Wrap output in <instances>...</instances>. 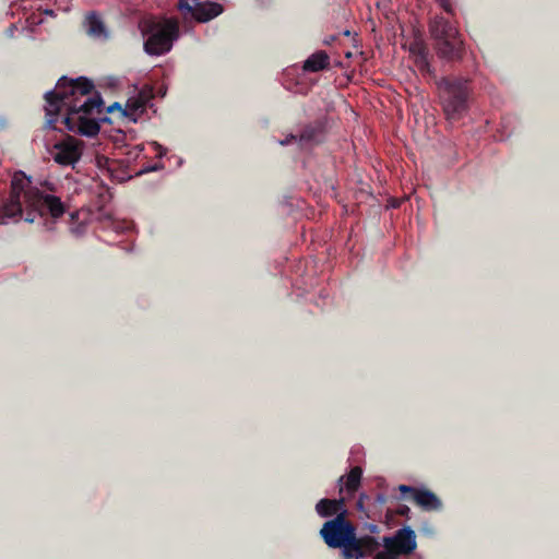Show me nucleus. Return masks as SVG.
Segmentation results:
<instances>
[{
    "label": "nucleus",
    "instance_id": "f257e3e1",
    "mask_svg": "<svg viewBox=\"0 0 559 559\" xmlns=\"http://www.w3.org/2000/svg\"><path fill=\"white\" fill-rule=\"evenodd\" d=\"M93 90V82L84 76L75 80L62 76L56 88L45 94L48 127L56 129V123L61 121L71 132L97 135L99 122L90 116L100 114L104 102L99 94L91 95Z\"/></svg>",
    "mask_w": 559,
    "mask_h": 559
},
{
    "label": "nucleus",
    "instance_id": "f03ea898",
    "mask_svg": "<svg viewBox=\"0 0 559 559\" xmlns=\"http://www.w3.org/2000/svg\"><path fill=\"white\" fill-rule=\"evenodd\" d=\"M320 536L328 547L341 549L342 559L370 557L381 546L374 536H358L355 525L346 518V511L326 521L320 530Z\"/></svg>",
    "mask_w": 559,
    "mask_h": 559
},
{
    "label": "nucleus",
    "instance_id": "7ed1b4c3",
    "mask_svg": "<svg viewBox=\"0 0 559 559\" xmlns=\"http://www.w3.org/2000/svg\"><path fill=\"white\" fill-rule=\"evenodd\" d=\"M429 33L440 58L448 61L462 59L464 53L463 40L454 23L442 15H436L430 20Z\"/></svg>",
    "mask_w": 559,
    "mask_h": 559
},
{
    "label": "nucleus",
    "instance_id": "20e7f679",
    "mask_svg": "<svg viewBox=\"0 0 559 559\" xmlns=\"http://www.w3.org/2000/svg\"><path fill=\"white\" fill-rule=\"evenodd\" d=\"M442 109L448 119L456 120L467 110L471 94L469 81L464 78L447 76L437 83Z\"/></svg>",
    "mask_w": 559,
    "mask_h": 559
},
{
    "label": "nucleus",
    "instance_id": "39448f33",
    "mask_svg": "<svg viewBox=\"0 0 559 559\" xmlns=\"http://www.w3.org/2000/svg\"><path fill=\"white\" fill-rule=\"evenodd\" d=\"M67 211L66 204L60 198L48 194L38 188H31L25 193V215L23 219L27 223L35 222V218H40L49 215L51 218L57 219L61 217Z\"/></svg>",
    "mask_w": 559,
    "mask_h": 559
},
{
    "label": "nucleus",
    "instance_id": "423d86ee",
    "mask_svg": "<svg viewBox=\"0 0 559 559\" xmlns=\"http://www.w3.org/2000/svg\"><path fill=\"white\" fill-rule=\"evenodd\" d=\"M179 37V23L176 19H167L163 24H154L151 34L144 41V51L151 56L168 52Z\"/></svg>",
    "mask_w": 559,
    "mask_h": 559
},
{
    "label": "nucleus",
    "instance_id": "0eeeda50",
    "mask_svg": "<svg viewBox=\"0 0 559 559\" xmlns=\"http://www.w3.org/2000/svg\"><path fill=\"white\" fill-rule=\"evenodd\" d=\"M29 183V179L22 171L13 176L10 195L0 204V224H7L10 219L19 221L23 217L22 195L25 200L26 191L32 188L26 189Z\"/></svg>",
    "mask_w": 559,
    "mask_h": 559
},
{
    "label": "nucleus",
    "instance_id": "6e6552de",
    "mask_svg": "<svg viewBox=\"0 0 559 559\" xmlns=\"http://www.w3.org/2000/svg\"><path fill=\"white\" fill-rule=\"evenodd\" d=\"M380 544L397 557L407 556L417 547L416 534L409 526H404L397 530L393 536H384Z\"/></svg>",
    "mask_w": 559,
    "mask_h": 559
},
{
    "label": "nucleus",
    "instance_id": "1a4fd4ad",
    "mask_svg": "<svg viewBox=\"0 0 559 559\" xmlns=\"http://www.w3.org/2000/svg\"><path fill=\"white\" fill-rule=\"evenodd\" d=\"M82 152L83 142L75 138L68 136L53 145L52 158L59 165L73 166L80 160Z\"/></svg>",
    "mask_w": 559,
    "mask_h": 559
},
{
    "label": "nucleus",
    "instance_id": "9d476101",
    "mask_svg": "<svg viewBox=\"0 0 559 559\" xmlns=\"http://www.w3.org/2000/svg\"><path fill=\"white\" fill-rule=\"evenodd\" d=\"M326 123L322 119L309 122L302 127L298 141L301 146H314L325 140Z\"/></svg>",
    "mask_w": 559,
    "mask_h": 559
},
{
    "label": "nucleus",
    "instance_id": "9b49d317",
    "mask_svg": "<svg viewBox=\"0 0 559 559\" xmlns=\"http://www.w3.org/2000/svg\"><path fill=\"white\" fill-rule=\"evenodd\" d=\"M409 52L414 57L415 66L423 74L433 73L429 62V51L424 43L415 41L411 44Z\"/></svg>",
    "mask_w": 559,
    "mask_h": 559
},
{
    "label": "nucleus",
    "instance_id": "f8f14e48",
    "mask_svg": "<svg viewBox=\"0 0 559 559\" xmlns=\"http://www.w3.org/2000/svg\"><path fill=\"white\" fill-rule=\"evenodd\" d=\"M223 12L222 4L217 2H197L194 4V20L201 23L218 16Z\"/></svg>",
    "mask_w": 559,
    "mask_h": 559
},
{
    "label": "nucleus",
    "instance_id": "ddd939ff",
    "mask_svg": "<svg viewBox=\"0 0 559 559\" xmlns=\"http://www.w3.org/2000/svg\"><path fill=\"white\" fill-rule=\"evenodd\" d=\"M413 500L425 511H437L442 507L440 499L432 491L427 489H418L415 491Z\"/></svg>",
    "mask_w": 559,
    "mask_h": 559
},
{
    "label": "nucleus",
    "instance_id": "4468645a",
    "mask_svg": "<svg viewBox=\"0 0 559 559\" xmlns=\"http://www.w3.org/2000/svg\"><path fill=\"white\" fill-rule=\"evenodd\" d=\"M344 506V499L323 498L316 504V511L322 518L336 516L341 512L346 511Z\"/></svg>",
    "mask_w": 559,
    "mask_h": 559
},
{
    "label": "nucleus",
    "instance_id": "2eb2a0df",
    "mask_svg": "<svg viewBox=\"0 0 559 559\" xmlns=\"http://www.w3.org/2000/svg\"><path fill=\"white\" fill-rule=\"evenodd\" d=\"M330 67V57L323 51L312 53L304 63V70L307 72H319Z\"/></svg>",
    "mask_w": 559,
    "mask_h": 559
},
{
    "label": "nucleus",
    "instance_id": "dca6fc26",
    "mask_svg": "<svg viewBox=\"0 0 559 559\" xmlns=\"http://www.w3.org/2000/svg\"><path fill=\"white\" fill-rule=\"evenodd\" d=\"M86 32L94 38H107V29L102 19L94 12L85 19Z\"/></svg>",
    "mask_w": 559,
    "mask_h": 559
},
{
    "label": "nucleus",
    "instance_id": "f3484780",
    "mask_svg": "<svg viewBox=\"0 0 559 559\" xmlns=\"http://www.w3.org/2000/svg\"><path fill=\"white\" fill-rule=\"evenodd\" d=\"M362 471L359 466L353 467L346 476L345 487L348 492H355L361 480Z\"/></svg>",
    "mask_w": 559,
    "mask_h": 559
},
{
    "label": "nucleus",
    "instance_id": "a211bd4d",
    "mask_svg": "<svg viewBox=\"0 0 559 559\" xmlns=\"http://www.w3.org/2000/svg\"><path fill=\"white\" fill-rule=\"evenodd\" d=\"M177 9L181 12L189 13L194 19V5H191L187 0H179Z\"/></svg>",
    "mask_w": 559,
    "mask_h": 559
},
{
    "label": "nucleus",
    "instance_id": "6ab92c4d",
    "mask_svg": "<svg viewBox=\"0 0 559 559\" xmlns=\"http://www.w3.org/2000/svg\"><path fill=\"white\" fill-rule=\"evenodd\" d=\"M374 554L373 559H397V556L386 548L383 551L377 550Z\"/></svg>",
    "mask_w": 559,
    "mask_h": 559
},
{
    "label": "nucleus",
    "instance_id": "aec40b11",
    "mask_svg": "<svg viewBox=\"0 0 559 559\" xmlns=\"http://www.w3.org/2000/svg\"><path fill=\"white\" fill-rule=\"evenodd\" d=\"M115 110H118L122 114V116H127V110L126 109H122L121 105L119 103H114L111 104L108 108H107V112L111 114L114 112Z\"/></svg>",
    "mask_w": 559,
    "mask_h": 559
},
{
    "label": "nucleus",
    "instance_id": "412c9836",
    "mask_svg": "<svg viewBox=\"0 0 559 559\" xmlns=\"http://www.w3.org/2000/svg\"><path fill=\"white\" fill-rule=\"evenodd\" d=\"M399 490L403 493H411L412 496H414L415 491H417L418 489L407 485H400ZM411 498L413 499V497Z\"/></svg>",
    "mask_w": 559,
    "mask_h": 559
},
{
    "label": "nucleus",
    "instance_id": "4be33fe9",
    "mask_svg": "<svg viewBox=\"0 0 559 559\" xmlns=\"http://www.w3.org/2000/svg\"><path fill=\"white\" fill-rule=\"evenodd\" d=\"M411 509L406 504H400L396 509V513L402 516H407Z\"/></svg>",
    "mask_w": 559,
    "mask_h": 559
},
{
    "label": "nucleus",
    "instance_id": "5701e85b",
    "mask_svg": "<svg viewBox=\"0 0 559 559\" xmlns=\"http://www.w3.org/2000/svg\"><path fill=\"white\" fill-rule=\"evenodd\" d=\"M441 8L447 12L452 14V5L449 0H439Z\"/></svg>",
    "mask_w": 559,
    "mask_h": 559
},
{
    "label": "nucleus",
    "instance_id": "b1692460",
    "mask_svg": "<svg viewBox=\"0 0 559 559\" xmlns=\"http://www.w3.org/2000/svg\"><path fill=\"white\" fill-rule=\"evenodd\" d=\"M297 139H298V135L289 134L288 136H286L284 140L281 141V144L287 145V144L292 143L293 141H296Z\"/></svg>",
    "mask_w": 559,
    "mask_h": 559
},
{
    "label": "nucleus",
    "instance_id": "393cba45",
    "mask_svg": "<svg viewBox=\"0 0 559 559\" xmlns=\"http://www.w3.org/2000/svg\"><path fill=\"white\" fill-rule=\"evenodd\" d=\"M367 530L371 534H378L380 532V527L377 524H367Z\"/></svg>",
    "mask_w": 559,
    "mask_h": 559
},
{
    "label": "nucleus",
    "instance_id": "a878e982",
    "mask_svg": "<svg viewBox=\"0 0 559 559\" xmlns=\"http://www.w3.org/2000/svg\"><path fill=\"white\" fill-rule=\"evenodd\" d=\"M335 39H336V37L334 35H331V36L324 38L323 43L325 45H331Z\"/></svg>",
    "mask_w": 559,
    "mask_h": 559
},
{
    "label": "nucleus",
    "instance_id": "bb28decb",
    "mask_svg": "<svg viewBox=\"0 0 559 559\" xmlns=\"http://www.w3.org/2000/svg\"><path fill=\"white\" fill-rule=\"evenodd\" d=\"M379 500H380L381 502H384V498H383V497H381V496H379Z\"/></svg>",
    "mask_w": 559,
    "mask_h": 559
}]
</instances>
